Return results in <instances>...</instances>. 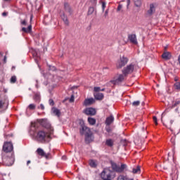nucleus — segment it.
<instances>
[{
  "mask_svg": "<svg viewBox=\"0 0 180 180\" xmlns=\"http://www.w3.org/2000/svg\"><path fill=\"white\" fill-rule=\"evenodd\" d=\"M4 165L12 167L15 162V155L13 153H5L2 157Z\"/></svg>",
  "mask_w": 180,
  "mask_h": 180,
  "instance_id": "nucleus-1",
  "label": "nucleus"
},
{
  "mask_svg": "<svg viewBox=\"0 0 180 180\" xmlns=\"http://www.w3.org/2000/svg\"><path fill=\"white\" fill-rule=\"evenodd\" d=\"M50 139V134L47 132L40 130L35 134V140L39 143H44Z\"/></svg>",
  "mask_w": 180,
  "mask_h": 180,
  "instance_id": "nucleus-2",
  "label": "nucleus"
},
{
  "mask_svg": "<svg viewBox=\"0 0 180 180\" xmlns=\"http://www.w3.org/2000/svg\"><path fill=\"white\" fill-rule=\"evenodd\" d=\"M9 105V101L8 100V96L5 94L0 95V112H4L8 109V105Z\"/></svg>",
  "mask_w": 180,
  "mask_h": 180,
  "instance_id": "nucleus-3",
  "label": "nucleus"
},
{
  "mask_svg": "<svg viewBox=\"0 0 180 180\" xmlns=\"http://www.w3.org/2000/svg\"><path fill=\"white\" fill-rule=\"evenodd\" d=\"M115 176H116L115 172L109 169H104L101 172V178L103 180H112Z\"/></svg>",
  "mask_w": 180,
  "mask_h": 180,
  "instance_id": "nucleus-4",
  "label": "nucleus"
},
{
  "mask_svg": "<svg viewBox=\"0 0 180 180\" xmlns=\"http://www.w3.org/2000/svg\"><path fill=\"white\" fill-rule=\"evenodd\" d=\"M136 70H137V66L134 64H130L124 68L122 72V74H125L127 77V75L133 74Z\"/></svg>",
  "mask_w": 180,
  "mask_h": 180,
  "instance_id": "nucleus-5",
  "label": "nucleus"
},
{
  "mask_svg": "<svg viewBox=\"0 0 180 180\" xmlns=\"http://www.w3.org/2000/svg\"><path fill=\"white\" fill-rule=\"evenodd\" d=\"M111 167L115 172H123L124 169L127 167V166L124 164H122L121 165H119L116 163H111Z\"/></svg>",
  "mask_w": 180,
  "mask_h": 180,
  "instance_id": "nucleus-6",
  "label": "nucleus"
},
{
  "mask_svg": "<svg viewBox=\"0 0 180 180\" xmlns=\"http://www.w3.org/2000/svg\"><path fill=\"white\" fill-rule=\"evenodd\" d=\"M13 150V144L12 142H5L3 146V151L6 153V154H13V153H11V151Z\"/></svg>",
  "mask_w": 180,
  "mask_h": 180,
  "instance_id": "nucleus-7",
  "label": "nucleus"
},
{
  "mask_svg": "<svg viewBox=\"0 0 180 180\" xmlns=\"http://www.w3.org/2000/svg\"><path fill=\"white\" fill-rule=\"evenodd\" d=\"M128 61H129V59H127V58L124 56L120 57L116 63L117 68L118 69L123 68V67H124V65L127 64Z\"/></svg>",
  "mask_w": 180,
  "mask_h": 180,
  "instance_id": "nucleus-8",
  "label": "nucleus"
},
{
  "mask_svg": "<svg viewBox=\"0 0 180 180\" xmlns=\"http://www.w3.org/2000/svg\"><path fill=\"white\" fill-rule=\"evenodd\" d=\"M126 78H127V75H126V74H120L118 75L117 78L115 80H112L110 83L112 84V85H117V84L123 82V81H124Z\"/></svg>",
  "mask_w": 180,
  "mask_h": 180,
  "instance_id": "nucleus-9",
  "label": "nucleus"
},
{
  "mask_svg": "<svg viewBox=\"0 0 180 180\" xmlns=\"http://www.w3.org/2000/svg\"><path fill=\"white\" fill-rule=\"evenodd\" d=\"M39 123L41 124V126H43V127H45V129H49L51 131V134H53L54 129H53V127H51V125L50 124V123H49V121H47V120H39Z\"/></svg>",
  "mask_w": 180,
  "mask_h": 180,
  "instance_id": "nucleus-10",
  "label": "nucleus"
},
{
  "mask_svg": "<svg viewBox=\"0 0 180 180\" xmlns=\"http://www.w3.org/2000/svg\"><path fill=\"white\" fill-rule=\"evenodd\" d=\"M81 134H84L86 137H91L92 136V132L91 131V129L85 125L82 126V129H80Z\"/></svg>",
  "mask_w": 180,
  "mask_h": 180,
  "instance_id": "nucleus-11",
  "label": "nucleus"
},
{
  "mask_svg": "<svg viewBox=\"0 0 180 180\" xmlns=\"http://www.w3.org/2000/svg\"><path fill=\"white\" fill-rule=\"evenodd\" d=\"M83 113L87 116H95L96 115V110L93 108H87L83 110Z\"/></svg>",
  "mask_w": 180,
  "mask_h": 180,
  "instance_id": "nucleus-12",
  "label": "nucleus"
},
{
  "mask_svg": "<svg viewBox=\"0 0 180 180\" xmlns=\"http://www.w3.org/2000/svg\"><path fill=\"white\" fill-rule=\"evenodd\" d=\"M157 8V4H150L149 5V9L147 11V15H148V16H151L153 15H154V13H155V9Z\"/></svg>",
  "mask_w": 180,
  "mask_h": 180,
  "instance_id": "nucleus-13",
  "label": "nucleus"
},
{
  "mask_svg": "<svg viewBox=\"0 0 180 180\" xmlns=\"http://www.w3.org/2000/svg\"><path fill=\"white\" fill-rule=\"evenodd\" d=\"M95 103V99L94 98H86L83 103L84 106H91Z\"/></svg>",
  "mask_w": 180,
  "mask_h": 180,
  "instance_id": "nucleus-14",
  "label": "nucleus"
},
{
  "mask_svg": "<svg viewBox=\"0 0 180 180\" xmlns=\"http://www.w3.org/2000/svg\"><path fill=\"white\" fill-rule=\"evenodd\" d=\"M37 154L41 157H46V158H49V155H46L44 150L40 148L37 150Z\"/></svg>",
  "mask_w": 180,
  "mask_h": 180,
  "instance_id": "nucleus-15",
  "label": "nucleus"
},
{
  "mask_svg": "<svg viewBox=\"0 0 180 180\" xmlns=\"http://www.w3.org/2000/svg\"><path fill=\"white\" fill-rule=\"evenodd\" d=\"M128 39L133 44H137V38L136 37V34L129 35Z\"/></svg>",
  "mask_w": 180,
  "mask_h": 180,
  "instance_id": "nucleus-16",
  "label": "nucleus"
},
{
  "mask_svg": "<svg viewBox=\"0 0 180 180\" xmlns=\"http://www.w3.org/2000/svg\"><path fill=\"white\" fill-rule=\"evenodd\" d=\"M115 121V117H112V115H110V117H108L105 120V124L107 126H110L112 124V122Z\"/></svg>",
  "mask_w": 180,
  "mask_h": 180,
  "instance_id": "nucleus-17",
  "label": "nucleus"
},
{
  "mask_svg": "<svg viewBox=\"0 0 180 180\" xmlns=\"http://www.w3.org/2000/svg\"><path fill=\"white\" fill-rule=\"evenodd\" d=\"M125 5L126 3H124V1H120L118 4L117 12H122V11H123V6H125Z\"/></svg>",
  "mask_w": 180,
  "mask_h": 180,
  "instance_id": "nucleus-18",
  "label": "nucleus"
},
{
  "mask_svg": "<svg viewBox=\"0 0 180 180\" xmlns=\"http://www.w3.org/2000/svg\"><path fill=\"white\" fill-rule=\"evenodd\" d=\"M94 95L96 101H102L103 99V94L102 93H94Z\"/></svg>",
  "mask_w": 180,
  "mask_h": 180,
  "instance_id": "nucleus-19",
  "label": "nucleus"
},
{
  "mask_svg": "<svg viewBox=\"0 0 180 180\" xmlns=\"http://www.w3.org/2000/svg\"><path fill=\"white\" fill-rule=\"evenodd\" d=\"M64 9L65 12H68V13H72V10L71 9V7L70 6V4H68V3L64 4Z\"/></svg>",
  "mask_w": 180,
  "mask_h": 180,
  "instance_id": "nucleus-20",
  "label": "nucleus"
},
{
  "mask_svg": "<svg viewBox=\"0 0 180 180\" xmlns=\"http://www.w3.org/2000/svg\"><path fill=\"white\" fill-rule=\"evenodd\" d=\"M162 58H164V60H169L171 58V53L165 52L162 55Z\"/></svg>",
  "mask_w": 180,
  "mask_h": 180,
  "instance_id": "nucleus-21",
  "label": "nucleus"
},
{
  "mask_svg": "<svg viewBox=\"0 0 180 180\" xmlns=\"http://www.w3.org/2000/svg\"><path fill=\"white\" fill-rule=\"evenodd\" d=\"M178 105H180V98L176 99L174 101L172 102V108H176V106H178Z\"/></svg>",
  "mask_w": 180,
  "mask_h": 180,
  "instance_id": "nucleus-22",
  "label": "nucleus"
},
{
  "mask_svg": "<svg viewBox=\"0 0 180 180\" xmlns=\"http://www.w3.org/2000/svg\"><path fill=\"white\" fill-rule=\"evenodd\" d=\"M22 31L24 32V33H30L32 32V25H29L27 28L22 27Z\"/></svg>",
  "mask_w": 180,
  "mask_h": 180,
  "instance_id": "nucleus-23",
  "label": "nucleus"
},
{
  "mask_svg": "<svg viewBox=\"0 0 180 180\" xmlns=\"http://www.w3.org/2000/svg\"><path fill=\"white\" fill-rule=\"evenodd\" d=\"M88 122H89V124H91V126H94L96 124V120L93 117H89Z\"/></svg>",
  "mask_w": 180,
  "mask_h": 180,
  "instance_id": "nucleus-24",
  "label": "nucleus"
},
{
  "mask_svg": "<svg viewBox=\"0 0 180 180\" xmlns=\"http://www.w3.org/2000/svg\"><path fill=\"white\" fill-rule=\"evenodd\" d=\"M52 111H53V113H54V115L56 116H58V117H60V116L61 115V112H60V110H58L57 108H53Z\"/></svg>",
  "mask_w": 180,
  "mask_h": 180,
  "instance_id": "nucleus-25",
  "label": "nucleus"
},
{
  "mask_svg": "<svg viewBox=\"0 0 180 180\" xmlns=\"http://www.w3.org/2000/svg\"><path fill=\"white\" fill-rule=\"evenodd\" d=\"M94 12H95V7L90 6L88 9L87 15H92Z\"/></svg>",
  "mask_w": 180,
  "mask_h": 180,
  "instance_id": "nucleus-26",
  "label": "nucleus"
},
{
  "mask_svg": "<svg viewBox=\"0 0 180 180\" xmlns=\"http://www.w3.org/2000/svg\"><path fill=\"white\" fill-rule=\"evenodd\" d=\"M117 180H133L132 179H129L127 176L120 175L117 178Z\"/></svg>",
  "mask_w": 180,
  "mask_h": 180,
  "instance_id": "nucleus-27",
  "label": "nucleus"
},
{
  "mask_svg": "<svg viewBox=\"0 0 180 180\" xmlns=\"http://www.w3.org/2000/svg\"><path fill=\"white\" fill-rule=\"evenodd\" d=\"M134 5L136 6V8H140L141 6V0H134Z\"/></svg>",
  "mask_w": 180,
  "mask_h": 180,
  "instance_id": "nucleus-28",
  "label": "nucleus"
},
{
  "mask_svg": "<svg viewBox=\"0 0 180 180\" xmlns=\"http://www.w3.org/2000/svg\"><path fill=\"white\" fill-rule=\"evenodd\" d=\"M106 146L108 147H112L113 146V140L112 139H107L105 141Z\"/></svg>",
  "mask_w": 180,
  "mask_h": 180,
  "instance_id": "nucleus-29",
  "label": "nucleus"
},
{
  "mask_svg": "<svg viewBox=\"0 0 180 180\" xmlns=\"http://www.w3.org/2000/svg\"><path fill=\"white\" fill-rule=\"evenodd\" d=\"M89 165L90 167H92V168H95V167H96V162H95V160H90L89 161Z\"/></svg>",
  "mask_w": 180,
  "mask_h": 180,
  "instance_id": "nucleus-30",
  "label": "nucleus"
},
{
  "mask_svg": "<svg viewBox=\"0 0 180 180\" xmlns=\"http://www.w3.org/2000/svg\"><path fill=\"white\" fill-rule=\"evenodd\" d=\"M132 172H133V174H139V172H140V167L138 166V167L134 168L132 170Z\"/></svg>",
  "mask_w": 180,
  "mask_h": 180,
  "instance_id": "nucleus-31",
  "label": "nucleus"
},
{
  "mask_svg": "<svg viewBox=\"0 0 180 180\" xmlns=\"http://www.w3.org/2000/svg\"><path fill=\"white\" fill-rule=\"evenodd\" d=\"M34 99L36 102L40 103V95L39 94H35L34 96Z\"/></svg>",
  "mask_w": 180,
  "mask_h": 180,
  "instance_id": "nucleus-32",
  "label": "nucleus"
},
{
  "mask_svg": "<svg viewBox=\"0 0 180 180\" xmlns=\"http://www.w3.org/2000/svg\"><path fill=\"white\" fill-rule=\"evenodd\" d=\"M174 123V120H171L169 122H167L166 124V127H168V129H171V126Z\"/></svg>",
  "mask_w": 180,
  "mask_h": 180,
  "instance_id": "nucleus-33",
  "label": "nucleus"
},
{
  "mask_svg": "<svg viewBox=\"0 0 180 180\" xmlns=\"http://www.w3.org/2000/svg\"><path fill=\"white\" fill-rule=\"evenodd\" d=\"M28 109L30 110H34V109H36V105H34V104H30L28 105Z\"/></svg>",
  "mask_w": 180,
  "mask_h": 180,
  "instance_id": "nucleus-34",
  "label": "nucleus"
},
{
  "mask_svg": "<svg viewBox=\"0 0 180 180\" xmlns=\"http://www.w3.org/2000/svg\"><path fill=\"white\" fill-rule=\"evenodd\" d=\"M16 76H13L11 78V84H15V82H16Z\"/></svg>",
  "mask_w": 180,
  "mask_h": 180,
  "instance_id": "nucleus-35",
  "label": "nucleus"
},
{
  "mask_svg": "<svg viewBox=\"0 0 180 180\" xmlns=\"http://www.w3.org/2000/svg\"><path fill=\"white\" fill-rule=\"evenodd\" d=\"M174 88L175 89H180V83L176 82V84H174Z\"/></svg>",
  "mask_w": 180,
  "mask_h": 180,
  "instance_id": "nucleus-36",
  "label": "nucleus"
},
{
  "mask_svg": "<svg viewBox=\"0 0 180 180\" xmlns=\"http://www.w3.org/2000/svg\"><path fill=\"white\" fill-rule=\"evenodd\" d=\"M139 105H140V101H134L132 103V106H139Z\"/></svg>",
  "mask_w": 180,
  "mask_h": 180,
  "instance_id": "nucleus-37",
  "label": "nucleus"
},
{
  "mask_svg": "<svg viewBox=\"0 0 180 180\" xmlns=\"http://www.w3.org/2000/svg\"><path fill=\"white\" fill-rule=\"evenodd\" d=\"M105 8H106V3L105 1H102L103 12H105Z\"/></svg>",
  "mask_w": 180,
  "mask_h": 180,
  "instance_id": "nucleus-38",
  "label": "nucleus"
},
{
  "mask_svg": "<svg viewBox=\"0 0 180 180\" xmlns=\"http://www.w3.org/2000/svg\"><path fill=\"white\" fill-rule=\"evenodd\" d=\"M153 122L156 126H157V124H158V122L157 121V117H155V116L153 117Z\"/></svg>",
  "mask_w": 180,
  "mask_h": 180,
  "instance_id": "nucleus-39",
  "label": "nucleus"
},
{
  "mask_svg": "<svg viewBox=\"0 0 180 180\" xmlns=\"http://www.w3.org/2000/svg\"><path fill=\"white\" fill-rule=\"evenodd\" d=\"M101 91V87H94V92H99Z\"/></svg>",
  "mask_w": 180,
  "mask_h": 180,
  "instance_id": "nucleus-40",
  "label": "nucleus"
},
{
  "mask_svg": "<svg viewBox=\"0 0 180 180\" xmlns=\"http://www.w3.org/2000/svg\"><path fill=\"white\" fill-rule=\"evenodd\" d=\"M49 104L51 106H54V101H53V99H49Z\"/></svg>",
  "mask_w": 180,
  "mask_h": 180,
  "instance_id": "nucleus-41",
  "label": "nucleus"
},
{
  "mask_svg": "<svg viewBox=\"0 0 180 180\" xmlns=\"http://www.w3.org/2000/svg\"><path fill=\"white\" fill-rule=\"evenodd\" d=\"M38 109H41V110H44V105L43 104H40L38 107Z\"/></svg>",
  "mask_w": 180,
  "mask_h": 180,
  "instance_id": "nucleus-42",
  "label": "nucleus"
},
{
  "mask_svg": "<svg viewBox=\"0 0 180 180\" xmlns=\"http://www.w3.org/2000/svg\"><path fill=\"white\" fill-rule=\"evenodd\" d=\"M70 102L71 103H72V102H74V96H72L70 97Z\"/></svg>",
  "mask_w": 180,
  "mask_h": 180,
  "instance_id": "nucleus-43",
  "label": "nucleus"
},
{
  "mask_svg": "<svg viewBox=\"0 0 180 180\" xmlns=\"http://www.w3.org/2000/svg\"><path fill=\"white\" fill-rule=\"evenodd\" d=\"M108 13H109V10H106L105 12V14H104L105 18H106V16H108Z\"/></svg>",
  "mask_w": 180,
  "mask_h": 180,
  "instance_id": "nucleus-44",
  "label": "nucleus"
},
{
  "mask_svg": "<svg viewBox=\"0 0 180 180\" xmlns=\"http://www.w3.org/2000/svg\"><path fill=\"white\" fill-rule=\"evenodd\" d=\"M63 20H64L65 25H68V18H65V19Z\"/></svg>",
  "mask_w": 180,
  "mask_h": 180,
  "instance_id": "nucleus-45",
  "label": "nucleus"
},
{
  "mask_svg": "<svg viewBox=\"0 0 180 180\" xmlns=\"http://www.w3.org/2000/svg\"><path fill=\"white\" fill-rule=\"evenodd\" d=\"M26 21L24 20H21V25H23L24 26H26Z\"/></svg>",
  "mask_w": 180,
  "mask_h": 180,
  "instance_id": "nucleus-46",
  "label": "nucleus"
},
{
  "mask_svg": "<svg viewBox=\"0 0 180 180\" xmlns=\"http://www.w3.org/2000/svg\"><path fill=\"white\" fill-rule=\"evenodd\" d=\"M33 57H37V52L34 51L32 53Z\"/></svg>",
  "mask_w": 180,
  "mask_h": 180,
  "instance_id": "nucleus-47",
  "label": "nucleus"
},
{
  "mask_svg": "<svg viewBox=\"0 0 180 180\" xmlns=\"http://www.w3.org/2000/svg\"><path fill=\"white\" fill-rule=\"evenodd\" d=\"M2 16H8V13L7 12H4L2 13Z\"/></svg>",
  "mask_w": 180,
  "mask_h": 180,
  "instance_id": "nucleus-48",
  "label": "nucleus"
},
{
  "mask_svg": "<svg viewBox=\"0 0 180 180\" xmlns=\"http://www.w3.org/2000/svg\"><path fill=\"white\" fill-rule=\"evenodd\" d=\"M130 5V0H128V3H127V8H129V6Z\"/></svg>",
  "mask_w": 180,
  "mask_h": 180,
  "instance_id": "nucleus-49",
  "label": "nucleus"
},
{
  "mask_svg": "<svg viewBox=\"0 0 180 180\" xmlns=\"http://www.w3.org/2000/svg\"><path fill=\"white\" fill-rule=\"evenodd\" d=\"M178 61H179V65H180V55H179V57H178Z\"/></svg>",
  "mask_w": 180,
  "mask_h": 180,
  "instance_id": "nucleus-50",
  "label": "nucleus"
},
{
  "mask_svg": "<svg viewBox=\"0 0 180 180\" xmlns=\"http://www.w3.org/2000/svg\"><path fill=\"white\" fill-rule=\"evenodd\" d=\"M30 164V160H28L27 162V165H29Z\"/></svg>",
  "mask_w": 180,
  "mask_h": 180,
  "instance_id": "nucleus-51",
  "label": "nucleus"
},
{
  "mask_svg": "<svg viewBox=\"0 0 180 180\" xmlns=\"http://www.w3.org/2000/svg\"><path fill=\"white\" fill-rule=\"evenodd\" d=\"M4 2H11V0H4Z\"/></svg>",
  "mask_w": 180,
  "mask_h": 180,
  "instance_id": "nucleus-52",
  "label": "nucleus"
},
{
  "mask_svg": "<svg viewBox=\"0 0 180 180\" xmlns=\"http://www.w3.org/2000/svg\"><path fill=\"white\" fill-rule=\"evenodd\" d=\"M164 117V113L162 114V119H161L162 122V117Z\"/></svg>",
  "mask_w": 180,
  "mask_h": 180,
  "instance_id": "nucleus-53",
  "label": "nucleus"
},
{
  "mask_svg": "<svg viewBox=\"0 0 180 180\" xmlns=\"http://www.w3.org/2000/svg\"><path fill=\"white\" fill-rule=\"evenodd\" d=\"M6 60V56L4 57V61Z\"/></svg>",
  "mask_w": 180,
  "mask_h": 180,
  "instance_id": "nucleus-54",
  "label": "nucleus"
},
{
  "mask_svg": "<svg viewBox=\"0 0 180 180\" xmlns=\"http://www.w3.org/2000/svg\"><path fill=\"white\" fill-rule=\"evenodd\" d=\"M172 180H175V179L174 177H172Z\"/></svg>",
  "mask_w": 180,
  "mask_h": 180,
  "instance_id": "nucleus-55",
  "label": "nucleus"
},
{
  "mask_svg": "<svg viewBox=\"0 0 180 180\" xmlns=\"http://www.w3.org/2000/svg\"><path fill=\"white\" fill-rule=\"evenodd\" d=\"M101 91H105V89H102Z\"/></svg>",
  "mask_w": 180,
  "mask_h": 180,
  "instance_id": "nucleus-56",
  "label": "nucleus"
}]
</instances>
